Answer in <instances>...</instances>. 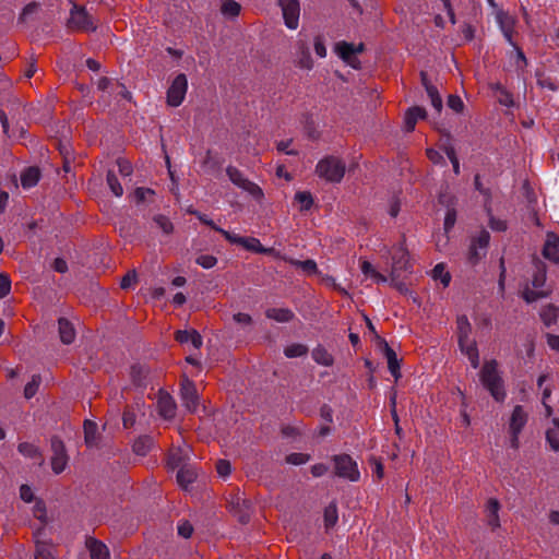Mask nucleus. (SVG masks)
<instances>
[{"mask_svg":"<svg viewBox=\"0 0 559 559\" xmlns=\"http://www.w3.org/2000/svg\"><path fill=\"white\" fill-rule=\"evenodd\" d=\"M130 376L136 386H145L148 381L150 370L146 366L135 364L131 367Z\"/></svg>","mask_w":559,"mask_h":559,"instance_id":"bb28decb","label":"nucleus"},{"mask_svg":"<svg viewBox=\"0 0 559 559\" xmlns=\"http://www.w3.org/2000/svg\"><path fill=\"white\" fill-rule=\"evenodd\" d=\"M499 510V501L496 498H490L486 504V516L487 523L492 530H496L500 526Z\"/></svg>","mask_w":559,"mask_h":559,"instance_id":"5701e85b","label":"nucleus"},{"mask_svg":"<svg viewBox=\"0 0 559 559\" xmlns=\"http://www.w3.org/2000/svg\"><path fill=\"white\" fill-rule=\"evenodd\" d=\"M308 347L300 343H294L285 347L284 355L287 358H296L307 355Z\"/></svg>","mask_w":559,"mask_h":559,"instance_id":"58836bf2","label":"nucleus"},{"mask_svg":"<svg viewBox=\"0 0 559 559\" xmlns=\"http://www.w3.org/2000/svg\"><path fill=\"white\" fill-rule=\"evenodd\" d=\"M409 254L403 245L393 247L392 249V266H391V278L395 282V278H400L402 272L408 271Z\"/></svg>","mask_w":559,"mask_h":559,"instance_id":"6e6552de","label":"nucleus"},{"mask_svg":"<svg viewBox=\"0 0 559 559\" xmlns=\"http://www.w3.org/2000/svg\"><path fill=\"white\" fill-rule=\"evenodd\" d=\"M426 117V110L423 107H412L409 108L404 118L405 129L411 132L414 130L415 124L418 119H424Z\"/></svg>","mask_w":559,"mask_h":559,"instance_id":"c85d7f7f","label":"nucleus"},{"mask_svg":"<svg viewBox=\"0 0 559 559\" xmlns=\"http://www.w3.org/2000/svg\"><path fill=\"white\" fill-rule=\"evenodd\" d=\"M490 235L487 230H481L476 237L472 238L468 249V261L472 264L478 263L486 255Z\"/></svg>","mask_w":559,"mask_h":559,"instance_id":"1a4fd4ad","label":"nucleus"},{"mask_svg":"<svg viewBox=\"0 0 559 559\" xmlns=\"http://www.w3.org/2000/svg\"><path fill=\"white\" fill-rule=\"evenodd\" d=\"M296 56V63L299 68L306 70H311L313 68V61L309 48L304 41L298 43Z\"/></svg>","mask_w":559,"mask_h":559,"instance_id":"a878e982","label":"nucleus"},{"mask_svg":"<svg viewBox=\"0 0 559 559\" xmlns=\"http://www.w3.org/2000/svg\"><path fill=\"white\" fill-rule=\"evenodd\" d=\"M222 235L224 238L234 245H239L248 251L255 253H266L270 250L264 248L260 240L254 237H242L236 234H233L228 230H222Z\"/></svg>","mask_w":559,"mask_h":559,"instance_id":"9d476101","label":"nucleus"},{"mask_svg":"<svg viewBox=\"0 0 559 559\" xmlns=\"http://www.w3.org/2000/svg\"><path fill=\"white\" fill-rule=\"evenodd\" d=\"M265 317L280 323H287L294 320L295 313L289 308H269Z\"/></svg>","mask_w":559,"mask_h":559,"instance_id":"393cba45","label":"nucleus"},{"mask_svg":"<svg viewBox=\"0 0 559 559\" xmlns=\"http://www.w3.org/2000/svg\"><path fill=\"white\" fill-rule=\"evenodd\" d=\"M324 527L325 530H330L334 527L338 521V512L337 507L334 502L330 503L325 507L323 513Z\"/></svg>","mask_w":559,"mask_h":559,"instance_id":"473e14b6","label":"nucleus"},{"mask_svg":"<svg viewBox=\"0 0 559 559\" xmlns=\"http://www.w3.org/2000/svg\"><path fill=\"white\" fill-rule=\"evenodd\" d=\"M178 534L183 538L191 537L193 533V526L187 520H181L177 526Z\"/></svg>","mask_w":559,"mask_h":559,"instance_id":"864d4df0","label":"nucleus"},{"mask_svg":"<svg viewBox=\"0 0 559 559\" xmlns=\"http://www.w3.org/2000/svg\"><path fill=\"white\" fill-rule=\"evenodd\" d=\"M543 255L547 260L559 264V237L554 233H548L546 235Z\"/></svg>","mask_w":559,"mask_h":559,"instance_id":"f3484780","label":"nucleus"},{"mask_svg":"<svg viewBox=\"0 0 559 559\" xmlns=\"http://www.w3.org/2000/svg\"><path fill=\"white\" fill-rule=\"evenodd\" d=\"M35 559H55L51 546L43 543H37Z\"/></svg>","mask_w":559,"mask_h":559,"instance_id":"09e8293b","label":"nucleus"},{"mask_svg":"<svg viewBox=\"0 0 559 559\" xmlns=\"http://www.w3.org/2000/svg\"><path fill=\"white\" fill-rule=\"evenodd\" d=\"M175 338L180 344L190 343L195 349H199L203 344L202 336L195 330H179L175 333Z\"/></svg>","mask_w":559,"mask_h":559,"instance_id":"4be33fe9","label":"nucleus"},{"mask_svg":"<svg viewBox=\"0 0 559 559\" xmlns=\"http://www.w3.org/2000/svg\"><path fill=\"white\" fill-rule=\"evenodd\" d=\"M312 359L318 364L325 367H331L334 362V358L332 354L329 353L326 348L321 345H318L312 350Z\"/></svg>","mask_w":559,"mask_h":559,"instance_id":"c756f323","label":"nucleus"},{"mask_svg":"<svg viewBox=\"0 0 559 559\" xmlns=\"http://www.w3.org/2000/svg\"><path fill=\"white\" fill-rule=\"evenodd\" d=\"M335 476L356 483L360 479V472L357 462L348 454H337L332 456Z\"/></svg>","mask_w":559,"mask_h":559,"instance_id":"20e7f679","label":"nucleus"},{"mask_svg":"<svg viewBox=\"0 0 559 559\" xmlns=\"http://www.w3.org/2000/svg\"><path fill=\"white\" fill-rule=\"evenodd\" d=\"M310 460V455L306 453H290L286 456V462L292 465H302Z\"/></svg>","mask_w":559,"mask_h":559,"instance_id":"603ef678","label":"nucleus"},{"mask_svg":"<svg viewBox=\"0 0 559 559\" xmlns=\"http://www.w3.org/2000/svg\"><path fill=\"white\" fill-rule=\"evenodd\" d=\"M97 90L103 92L104 94H109L110 90H119V93L128 100L131 99V93L127 90L124 84L120 83L117 80L108 79V78H100L98 79L97 83Z\"/></svg>","mask_w":559,"mask_h":559,"instance_id":"6ab92c4d","label":"nucleus"},{"mask_svg":"<svg viewBox=\"0 0 559 559\" xmlns=\"http://www.w3.org/2000/svg\"><path fill=\"white\" fill-rule=\"evenodd\" d=\"M226 174L235 186L249 193L253 199L257 201H261L263 199L264 194L262 189L257 183L247 179L238 168L228 166L226 168Z\"/></svg>","mask_w":559,"mask_h":559,"instance_id":"39448f33","label":"nucleus"},{"mask_svg":"<svg viewBox=\"0 0 559 559\" xmlns=\"http://www.w3.org/2000/svg\"><path fill=\"white\" fill-rule=\"evenodd\" d=\"M40 178L39 169L36 167H29L21 174V183L25 189H29L37 185Z\"/></svg>","mask_w":559,"mask_h":559,"instance_id":"7c9ffc66","label":"nucleus"},{"mask_svg":"<svg viewBox=\"0 0 559 559\" xmlns=\"http://www.w3.org/2000/svg\"><path fill=\"white\" fill-rule=\"evenodd\" d=\"M58 329H59L60 340L63 344H71L74 341L75 329L69 320H67L64 318H60L58 320Z\"/></svg>","mask_w":559,"mask_h":559,"instance_id":"cd10ccee","label":"nucleus"},{"mask_svg":"<svg viewBox=\"0 0 559 559\" xmlns=\"http://www.w3.org/2000/svg\"><path fill=\"white\" fill-rule=\"evenodd\" d=\"M153 447V440L148 436L138 438L133 443V451L138 455H146Z\"/></svg>","mask_w":559,"mask_h":559,"instance_id":"c9c22d12","label":"nucleus"},{"mask_svg":"<svg viewBox=\"0 0 559 559\" xmlns=\"http://www.w3.org/2000/svg\"><path fill=\"white\" fill-rule=\"evenodd\" d=\"M432 277L435 280H440L443 286H448L451 281V275L445 271L444 265L442 263L437 264L432 270Z\"/></svg>","mask_w":559,"mask_h":559,"instance_id":"49530a36","label":"nucleus"},{"mask_svg":"<svg viewBox=\"0 0 559 559\" xmlns=\"http://www.w3.org/2000/svg\"><path fill=\"white\" fill-rule=\"evenodd\" d=\"M533 266L534 271L531 280L532 287H525L522 293V297L527 304L545 298L551 293V287L546 285L547 266L545 262L538 258H534Z\"/></svg>","mask_w":559,"mask_h":559,"instance_id":"f257e3e1","label":"nucleus"},{"mask_svg":"<svg viewBox=\"0 0 559 559\" xmlns=\"http://www.w3.org/2000/svg\"><path fill=\"white\" fill-rule=\"evenodd\" d=\"M280 5L282 7L285 25L290 29H296L300 12L298 0H283Z\"/></svg>","mask_w":559,"mask_h":559,"instance_id":"ddd939ff","label":"nucleus"},{"mask_svg":"<svg viewBox=\"0 0 559 559\" xmlns=\"http://www.w3.org/2000/svg\"><path fill=\"white\" fill-rule=\"evenodd\" d=\"M11 290V281L4 274H0V298L5 297Z\"/></svg>","mask_w":559,"mask_h":559,"instance_id":"e2e57ef3","label":"nucleus"},{"mask_svg":"<svg viewBox=\"0 0 559 559\" xmlns=\"http://www.w3.org/2000/svg\"><path fill=\"white\" fill-rule=\"evenodd\" d=\"M346 164L337 156L321 158L316 166V174L326 182L338 183L344 178Z\"/></svg>","mask_w":559,"mask_h":559,"instance_id":"7ed1b4c3","label":"nucleus"},{"mask_svg":"<svg viewBox=\"0 0 559 559\" xmlns=\"http://www.w3.org/2000/svg\"><path fill=\"white\" fill-rule=\"evenodd\" d=\"M313 46H314V51L318 57L324 58L326 56V47H325V44H324L322 37L317 36L314 38Z\"/></svg>","mask_w":559,"mask_h":559,"instance_id":"338daca9","label":"nucleus"},{"mask_svg":"<svg viewBox=\"0 0 559 559\" xmlns=\"http://www.w3.org/2000/svg\"><path fill=\"white\" fill-rule=\"evenodd\" d=\"M107 185L116 197H121L123 194V188L112 171H108L107 174Z\"/></svg>","mask_w":559,"mask_h":559,"instance_id":"de8ad7c7","label":"nucleus"},{"mask_svg":"<svg viewBox=\"0 0 559 559\" xmlns=\"http://www.w3.org/2000/svg\"><path fill=\"white\" fill-rule=\"evenodd\" d=\"M546 440L550 447V449L555 452L559 451V420H552V427L548 428L546 431Z\"/></svg>","mask_w":559,"mask_h":559,"instance_id":"2f4dec72","label":"nucleus"},{"mask_svg":"<svg viewBox=\"0 0 559 559\" xmlns=\"http://www.w3.org/2000/svg\"><path fill=\"white\" fill-rule=\"evenodd\" d=\"M33 514L41 523H46L47 522L46 507H45L43 501H36L35 506L33 508Z\"/></svg>","mask_w":559,"mask_h":559,"instance_id":"4d7b16f0","label":"nucleus"},{"mask_svg":"<svg viewBox=\"0 0 559 559\" xmlns=\"http://www.w3.org/2000/svg\"><path fill=\"white\" fill-rule=\"evenodd\" d=\"M181 400L183 406L190 413H194L199 406V396L194 383L186 379L181 385Z\"/></svg>","mask_w":559,"mask_h":559,"instance_id":"4468645a","label":"nucleus"},{"mask_svg":"<svg viewBox=\"0 0 559 559\" xmlns=\"http://www.w3.org/2000/svg\"><path fill=\"white\" fill-rule=\"evenodd\" d=\"M68 27L74 31L93 32L96 29V24L85 8L74 5L70 12Z\"/></svg>","mask_w":559,"mask_h":559,"instance_id":"423d86ee","label":"nucleus"},{"mask_svg":"<svg viewBox=\"0 0 559 559\" xmlns=\"http://www.w3.org/2000/svg\"><path fill=\"white\" fill-rule=\"evenodd\" d=\"M40 383L41 377L39 374H34L32 380L24 388V396L26 399L33 397L36 394Z\"/></svg>","mask_w":559,"mask_h":559,"instance_id":"a18cd8bd","label":"nucleus"},{"mask_svg":"<svg viewBox=\"0 0 559 559\" xmlns=\"http://www.w3.org/2000/svg\"><path fill=\"white\" fill-rule=\"evenodd\" d=\"M489 226L495 231H504L507 229V222L503 219L490 216Z\"/></svg>","mask_w":559,"mask_h":559,"instance_id":"69168bd1","label":"nucleus"},{"mask_svg":"<svg viewBox=\"0 0 559 559\" xmlns=\"http://www.w3.org/2000/svg\"><path fill=\"white\" fill-rule=\"evenodd\" d=\"M527 423V413L521 405H516L511 414L509 430L510 432L521 433L522 429Z\"/></svg>","mask_w":559,"mask_h":559,"instance_id":"412c9836","label":"nucleus"},{"mask_svg":"<svg viewBox=\"0 0 559 559\" xmlns=\"http://www.w3.org/2000/svg\"><path fill=\"white\" fill-rule=\"evenodd\" d=\"M153 195H154V191L148 188L141 187V188H136V190L134 191V198H135L136 203H142V202L148 201V199Z\"/></svg>","mask_w":559,"mask_h":559,"instance_id":"5fc2aeb1","label":"nucleus"},{"mask_svg":"<svg viewBox=\"0 0 559 559\" xmlns=\"http://www.w3.org/2000/svg\"><path fill=\"white\" fill-rule=\"evenodd\" d=\"M362 49V44L355 46L354 44L341 41L336 45V52L338 53V56L352 67H356V53L361 52Z\"/></svg>","mask_w":559,"mask_h":559,"instance_id":"dca6fc26","label":"nucleus"},{"mask_svg":"<svg viewBox=\"0 0 559 559\" xmlns=\"http://www.w3.org/2000/svg\"><path fill=\"white\" fill-rule=\"evenodd\" d=\"M187 90V76L183 73H180L174 79L167 91V104L171 107L180 106L186 97Z\"/></svg>","mask_w":559,"mask_h":559,"instance_id":"0eeeda50","label":"nucleus"},{"mask_svg":"<svg viewBox=\"0 0 559 559\" xmlns=\"http://www.w3.org/2000/svg\"><path fill=\"white\" fill-rule=\"evenodd\" d=\"M457 323V336L460 338L469 337L472 332L471 323L466 316H460L456 320Z\"/></svg>","mask_w":559,"mask_h":559,"instance_id":"37998d69","label":"nucleus"},{"mask_svg":"<svg viewBox=\"0 0 559 559\" xmlns=\"http://www.w3.org/2000/svg\"><path fill=\"white\" fill-rule=\"evenodd\" d=\"M195 477V472L187 466L180 467L177 473V481L182 488H187L190 484H192Z\"/></svg>","mask_w":559,"mask_h":559,"instance_id":"f704fd0d","label":"nucleus"},{"mask_svg":"<svg viewBox=\"0 0 559 559\" xmlns=\"http://www.w3.org/2000/svg\"><path fill=\"white\" fill-rule=\"evenodd\" d=\"M168 465L171 468H180L182 467V459L181 454L178 451L171 452L168 457Z\"/></svg>","mask_w":559,"mask_h":559,"instance_id":"774afa93","label":"nucleus"},{"mask_svg":"<svg viewBox=\"0 0 559 559\" xmlns=\"http://www.w3.org/2000/svg\"><path fill=\"white\" fill-rule=\"evenodd\" d=\"M153 224L159 228L164 235H170L174 231V224L163 214L155 215L153 217Z\"/></svg>","mask_w":559,"mask_h":559,"instance_id":"e433bc0d","label":"nucleus"},{"mask_svg":"<svg viewBox=\"0 0 559 559\" xmlns=\"http://www.w3.org/2000/svg\"><path fill=\"white\" fill-rule=\"evenodd\" d=\"M290 263L294 266L301 269L305 273H307L309 275L318 273V265L311 259H308V260H305V261L290 260Z\"/></svg>","mask_w":559,"mask_h":559,"instance_id":"c03bdc74","label":"nucleus"},{"mask_svg":"<svg viewBox=\"0 0 559 559\" xmlns=\"http://www.w3.org/2000/svg\"><path fill=\"white\" fill-rule=\"evenodd\" d=\"M86 547L90 551V559H109V550L102 542L88 538L86 540Z\"/></svg>","mask_w":559,"mask_h":559,"instance_id":"b1692460","label":"nucleus"},{"mask_svg":"<svg viewBox=\"0 0 559 559\" xmlns=\"http://www.w3.org/2000/svg\"><path fill=\"white\" fill-rule=\"evenodd\" d=\"M448 106L455 112H461L464 108V103L457 95H450L448 97Z\"/></svg>","mask_w":559,"mask_h":559,"instance_id":"bf43d9fd","label":"nucleus"},{"mask_svg":"<svg viewBox=\"0 0 559 559\" xmlns=\"http://www.w3.org/2000/svg\"><path fill=\"white\" fill-rule=\"evenodd\" d=\"M537 84L542 88H548L549 91H556L558 88L557 84L550 78L545 75L538 76Z\"/></svg>","mask_w":559,"mask_h":559,"instance_id":"0e129e2a","label":"nucleus"},{"mask_svg":"<svg viewBox=\"0 0 559 559\" xmlns=\"http://www.w3.org/2000/svg\"><path fill=\"white\" fill-rule=\"evenodd\" d=\"M459 346L463 354H465L474 369L479 367V354L476 342L471 337L460 338Z\"/></svg>","mask_w":559,"mask_h":559,"instance_id":"a211bd4d","label":"nucleus"},{"mask_svg":"<svg viewBox=\"0 0 559 559\" xmlns=\"http://www.w3.org/2000/svg\"><path fill=\"white\" fill-rule=\"evenodd\" d=\"M558 308L555 306H547L540 312V318L545 325L550 326L557 321L558 318Z\"/></svg>","mask_w":559,"mask_h":559,"instance_id":"ea45409f","label":"nucleus"},{"mask_svg":"<svg viewBox=\"0 0 559 559\" xmlns=\"http://www.w3.org/2000/svg\"><path fill=\"white\" fill-rule=\"evenodd\" d=\"M426 92L430 98L432 107L439 114L442 110L443 103L437 87L433 85H427Z\"/></svg>","mask_w":559,"mask_h":559,"instance_id":"79ce46f5","label":"nucleus"},{"mask_svg":"<svg viewBox=\"0 0 559 559\" xmlns=\"http://www.w3.org/2000/svg\"><path fill=\"white\" fill-rule=\"evenodd\" d=\"M19 451L24 456H28V457H35V456L39 455L38 449L35 445L27 443V442L21 443L19 445Z\"/></svg>","mask_w":559,"mask_h":559,"instance_id":"6e6d98bb","label":"nucleus"},{"mask_svg":"<svg viewBox=\"0 0 559 559\" xmlns=\"http://www.w3.org/2000/svg\"><path fill=\"white\" fill-rule=\"evenodd\" d=\"M158 412L165 419H173L176 415V403L166 392L160 391L157 401Z\"/></svg>","mask_w":559,"mask_h":559,"instance_id":"aec40b11","label":"nucleus"},{"mask_svg":"<svg viewBox=\"0 0 559 559\" xmlns=\"http://www.w3.org/2000/svg\"><path fill=\"white\" fill-rule=\"evenodd\" d=\"M456 222V212L455 210H448L444 217V231L449 234V231L453 228Z\"/></svg>","mask_w":559,"mask_h":559,"instance_id":"052dcab7","label":"nucleus"},{"mask_svg":"<svg viewBox=\"0 0 559 559\" xmlns=\"http://www.w3.org/2000/svg\"><path fill=\"white\" fill-rule=\"evenodd\" d=\"M216 471L221 477H227L231 472V466H230L229 461H226V460L217 461Z\"/></svg>","mask_w":559,"mask_h":559,"instance_id":"680f3d73","label":"nucleus"},{"mask_svg":"<svg viewBox=\"0 0 559 559\" xmlns=\"http://www.w3.org/2000/svg\"><path fill=\"white\" fill-rule=\"evenodd\" d=\"M241 10L240 4L235 0H226L223 2L221 11L226 17H236Z\"/></svg>","mask_w":559,"mask_h":559,"instance_id":"4c0bfd02","label":"nucleus"},{"mask_svg":"<svg viewBox=\"0 0 559 559\" xmlns=\"http://www.w3.org/2000/svg\"><path fill=\"white\" fill-rule=\"evenodd\" d=\"M479 379L481 384L497 402H503L506 390L503 379L498 370V362L492 359L486 361L480 370Z\"/></svg>","mask_w":559,"mask_h":559,"instance_id":"f03ea898","label":"nucleus"},{"mask_svg":"<svg viewBox=\"0 0 559 559\" xmlns=\"http://www.w3.org/2000/svg\"><path fill=\"white\" fill-rule=\"evenodd\" d=\"M40 10V4L37 2H31L25 5L19 16V23H28L33 21Z\"/></svg>","mask_w":559,"mask_h":559,"instance_id":"72a5a7b5","label":"nucleus"},{"mask_svg":"<svg viewBox=\"0 0 559 559\" xmlns=\"http://www.w3.org/2000/svg\"><path fill=\"white\" fill-rule=\"evenodd\" d=\"M445 154L453 166L454 174L459 175L460 174V163H459V158L456 156L455 150L452 146H448V147H445Z\"/></svg>","mask_w":559,"mask_h":559,"instance_id":"13d9d810","label":"nucleus"},{"mask_svg":"<svg viewBox=\"0 0 559 559\" xmlns=\"http://www.w3.org/2000/svg\"><path fill=\"white\" fill-rule=\"evenodd\" d=\"M195 263L203 269H212L216 265L217 259L212 254H201L195 259Z\"/></svg>","mask_w":559,"mask_h":559,"instance_id":"3c124183","label":"nucleus"},{"mask_svg":"<svg viewBox=\"0 0 559 559\" xmlns=\"http://www.w3.org/2000/svg\"><path fill=\"white\" fill-rule=\"evenodd\" d=\"M496 20L508 44L515 47V43L512 38L516 23L515 19L504 11H498Z\"/></svg>","mask_w":559,"mask_h":559,"instance_id":"2eb2a0df","label":"nucleus"},{"mask_svg":"<svg viewBox=\"0 0 559 559\" xmlns=\"http://www.w3.org/2000/svg\"><path fill=\"white\" fill-rule=\"evenodd\" d=\"M376 342L377 347L381 352V354L386 358L388 361V368L390 373L394 377V379L397 381L401 378V371H400V360L396 356V353L388 342L380 337L379 335H376Z\"/></svg>","mask_w":559,"mask_h":559,"instance_id":"9b49d317","label":"nucleus"},{"mask_svg":"<svg viewBox=\"0 0 559 559\" xmlns=\"http://www.w3.org/2000/svg\"><path fill=\"white\" fill-rule=\"evenodd\" d=\"M295 201L299 204L300 211H308L313 204V198L308 191H299L295 194Z\"/></svg>","mask_w":559,"mask_h":559,"instance_id":"a19ab883","label":"nucleus"},{"mask_svg":"<svg viewBox=\"0 0 559 559\" xmlns=\"http://www.w3.org/2000/svg\"><path fill=\"white\" fill-rule=\"evenodd\" d=\"M51 450H52V456H51V469L55 474H61L67 465L69 457L66 452L64 444L61 440L53 438L51 440Z\"/></svg>","mask_w":559,"mask_h":559,"instance_id":"f8f14e48","label":"nucleus"},{"mask_svg":"<svg viewBox=\"0 0 559 559\" xmlns=\"http://www.w3.org/2000/svg\"><path fill=\"white\" fill-rule=\"evenodd\" d=\"M97 430V426L95 423L86 420L84 423V433H85V442L88 447L95 443V433Z\"/></svg>","mask_w":559,"mask_h":559,"instance_id":"8fccbe9b","label":"nucleus"}]
</instances>
